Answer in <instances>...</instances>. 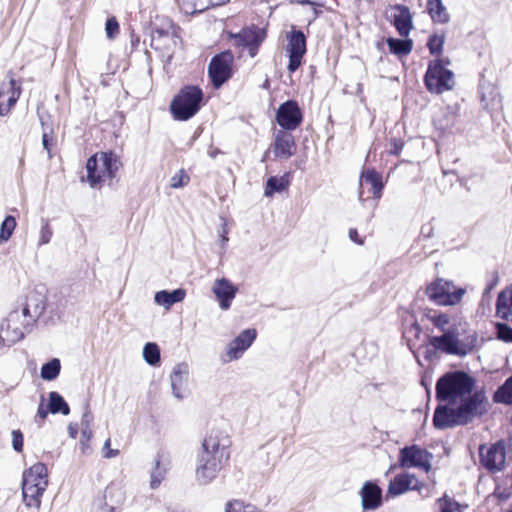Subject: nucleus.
<instances>
[{"label": "nucleus", "mask_w": 512, "mask_h": 512, "mask_svg": "<svg viewBox=\"0 0 512 512\" xmlns=\"http://www.w3.org/2000/svg\"><path fill=\"white\" fill-rule=\"evenodd\" d=\"M106 35L109 39H113L119 33V24L117 20L112 17L109 18L105 25Z\"/></svg>", "instance_id": "obj_48"}, {"label": "nucleus", "mask_w": 512, "mask_h": 512, "mask_svg": "<svg viewBox=\"0 0 512 512\" xmlns=\"http://www.w3.org/2000/svg\"><path fill=\"white\" fill-rule=\"evenodd\" d=\"M277 123L285 130H295L302 121V112L293 100L281 104L276 113Z\"/></svg>", "instance_id": "obj_18"}, {"label": "nucleus", "mask_w": 512, "mask_h": 512, "mask_svg": "<svg viewBox=\"0 0 512 512\" xmlns=\"http://www.w3.org/2000/svg\"><path fill=\"white\" fill-rule=\"evenodd\" d=\"M426 317L442 333L428 339L429 345L435 350L447 355L465 357L476 348L478 335L470 329L466 319L452 320L448 314L436 311L429 312Z\"/></svg>", "instance_id": "obj_2"}, {"label": "nucleus", "mask_w": 512, "mask_h": 512, "mask_svg": "<svg viewBox=\"0 0 512 512\" xmlns=\"http://www.w3.org/2000/svg\"><path fill=\"white\" fill-rule=\"evenodd\" d=\"M481 465L489 472L502 471L506 466L507 451L503 441L479 447Z\"/></svg>", "instance_id": "obj_12"}, {"label": "nucleus", "mask_w": 512, "mask_h": 512, "mask_svg": "<svg viewBox=\"0 0 512 512\" xmlns=\"http://www.w3.org/2000/svg\"><path fill=\"white\" fill-rule=\"evenodd\" d=\"M494 398L496 402L512 404V376L496 391Z\"/></svg>", "instance_id": "obj_36"}, {"label": "nucleus", "mask_w": 512, "mask_h": 512, "mask_svg": "<svg viewBox=\"0 0 512 512\" xmlns=\"http://www.w3.org/2000/svg\"><path fill=\"white\" fill-rule=\"evenodd\" d=\"M291 2H296L299 4H310L311 2L309 0H290Z\"/></svg>", "instance_id": "obj_57"}, {"label": "nucleus", "mask_w": 512, "mask_h": 512, "mask_svg": "<svg viewBox=\"0 0 512 512\" xmlns=\"http://www.w3.org/2000/svg\"><path fill=\"white\" fill-rule=\"evenodd\" d=\"M497 338L506 343H512V328L504 323H497Z\"/></svg>", "instance_id": "obj_44"}, {"label": "nucleus", "mask_w": 512, "mask_h": 512, "mask_svg": "<svg viewBox=\"0 0 512 512\" xmlns=\"http://www.w3.org/2000/svg\"><path fill=\"white\" fill-rule=\"evenodd\" d=\"M122 163L113 152H100L92 155L86 163L87 182L96 188L106 181L115 178Z\"/></svg>", "instance_id": "obj_4"}, {"label": "nucleus", "mask_w": 512, "mask_h": 512, "mask_svg": "<svg viewBox=\"0 0 512 512\" xmlns=\"http://www.w3.org/2000/svg\"><path fill=\"white\" fill-rule=\"evenodd\" d=\"M202 98L201 89L187 86L174 97L170 106L171 113L176 120L186 121L198 112Z\"/></svg>", "instance_id": "obj_6"}, {"label": "nucleus", "mask_w": 512, "mask_h": 512, "mask_svg": "<svg viewBox=\"0 0 512 512\" xmlns=\"http://www.w3.org/2000/svg\"><path fill=\"white\" fill-rule=\"evenodd\" d=\"M387 45L389 47V51L397 56H406L413 48V42L411 39L388 38Z\"/></svg>", "instance_id": "obj_31"}, {"label": "nucleus", "mask_w": 512, "mask_h": 512, "mask_svg": "<svg viewBox=\"0 0 512 512\" xmlns=\"http://www.w3.org/2000/svg\"><path fill=\"white\" fill-rule=\"evenodd\" d=\"M272 149L276 158L285 160L290 158L296 151L293 135L287 131L279 130L275 134Z\"/></svg>", "instance_id": "obj_23"}, {"label": "nucleus", "mask_w": 512, "mask_h": 512, "mask_svg": "<svg viewBox=\"0 0 512 512\" xmlns=\"http://www.w3.org/2000/svg\"><path fill=\"white\" fill-rule=\"evenodd\" d=\"M70 430H71V436H72L73 438H75V436H76V431L72 430L71 428H70Z\"/></svg>", "instance_id": "obj_59"}, {"label": "nucleus", "mask_w": 512, "mask_h": 512, "mask_svg": "<svg viewBox=\"0 0 512 512\" xmlns=\"http://www.w3.org/2000/svg\"><path fill=\"white\" fill-rule=\"evenodd\" d=\"M408 491H417L423 497L429 496L427 485L424 482L418 480L414 474L401 473L390 480L386 497L394 498Z\"/></svg>", "instance_id": "obj_11"}, {"label": "nucleus", "mask_w": 512, "mask_h": 512, "mask_svg": "<svg viewBox=\"0 0 512 512\" xmlns=\"http://www.w3.org/2000/svg\"><path fill=\"white\" fill-rule=\"evenodd\" d=\"M82 438L86 441H89L92 437V429L91 428H82Z\"/></svg>", "instance_id": "obj_56"}, {"label": "nucleus", "mask_w": 512, "mask_h": 512, "mask_svg": "<svg viewBox=\"0 0 512 512\" xmlns=\"http://www.w3.org/2000/svg\"><path fill=\"white\" fill-rule=\"evenodd\" d=\"M42 143H43L44 148L48 152V157L51 158V149H50V144H49V140H48V135L46 133L43 134Z\"/></svg>", "instance_id": "obj_55"}, {"label": "nucleus", "mask_w": 512, "mask_h": 512, "mask_svg": "<svg viewBox=\"0 0 512 512\" xmlns=\"http://www.w3.org/2000/svg\"><path fill=\"white\" fill-rule=\"evenodd\" d=\"M115 496H117L115 503H121L124 499L122 489L118 485L111 484L106 488L104 498L113 500Z\"/></svg>", "instance_id": "obj_45"}, {"label": "nucleus", "mask_w": 512, "mask_h": 512, "mask_svg": "<svg viewBox=\"0 0 512 512\" xmlns=\"http://www.w3.org/2000/svg\"><path fill=\"white\" fill-rule=\"evenodd\" d=\"M359 199L363 200L364 188L367 187L368 191L374 198L379 199L383 188L382 176L375 170L364 171L360 176L359 181Z\"/></svg>", "instance_id": "obj_25"}, {"label": "nucleus", "mask_w": 512, "mask_h": 512, "mask_svg": "<svg viewBox=\"0 0 512 512\" xmlns=\"http://www.w3.org/2000/svg\"><path fill=\"white\" fill-rule=\"evenodd\" d=\"M49 411L52 414L61 413L63 415H68L70 413V408L64 398L55 391L49 393Z\"/></svg>", "instance_id": "obj_32"}, {"label": "nucleus", "mask_w": 512, "mask_h": 512, "mask_svg": "<svg viewBox=\"0 0 512 512\" xmlns=\"http://www.w3.org/2000/svg\"><path fill=\"white\" fill-rule=\"evenodd\" d=\"M427 7L434 22L445 24L449 21V14L442 0H429Z\"/></svg>", "instance_id": "obj_30"}, {"label": "nucleus", "mask_w": 512, "mask_h": 512, "mask_svg": "<svg viewBox=\"0 0 512 512\" xmlns=\"http://www.w3.org/2000/svg\"><path fill=\"white\" fill-rule=\"evenodd\" d=\"M12 445L17 452L22 451L23 447V435L19 430L12 431Z\"/></svg>", "instance_id": "obj_49"}, {"label": "nucleus", "mask_w": 512, "mask_h": 512, "mask_svg": "<svg viewBox=\"0 0 512 512\" xmlns=\"http://www.w3.org/2000/svg\"><path fill=\"white\" fill-rule=\"evenodd\" d=\"M433 454L418 445L405 446L399 451L398 462L401 468H419L425 473L432 469Z\"/></svg>", "instance_id": "obj_9"}, {"label": "nucleus", "mask_w": 512, "mask_h": 512, "mask_svg": "<svg viewBox=\"0 0 512 512\" xmlns=\"http://www.w3.org/2000/svg\"><path fill=\"white\" fill-rule=\"evenodd\" d=\"M264 38V31L256 27L245 28L242 29L239 33L230 34V40L232 44L238 47H247L251 57L256 55L257 49Z\"/></svg>", "instance_id": "obj_17"}, {"label": "nucleus", "mask_w": 512, "mask_h": 512, "mask_svg": "<svg viewBox=\"0 0 512 512\" xmlns=\"http://www.w3.org/2000/svg\"><path fill=\"white\" fill-rule=\"evenodd\" d=\"M48 485L47 468L43 463H36L23 474L22 494L28 507L39 508L41 497Z\"/></svg>", "instance_id": "obj_5"}, {"label": "nucleus", "mask_w": 512, "mask_h": 512, "mask_svg": "<svg viewBox=\"0 0 512 512\" xmlns=\"http://www.w3.org/2000/svg\"><path fill=\"white\" fill-rule=\"evenodd\" d=\"M166 473V467L161 466L160 460H157L155 463V467L151 472L150 487L152 489L158 488L161 482L164 480Z\"/></svg>", "instance_id": "obj_37"}, {"label": "nucleus", "mask_w": 512, "mask_h": 512, "mask_svg": "<svg viewBox=\"0 0 512 512\" xmlns=\"http://www.w3.org/2000/svg\"><path fill=\"white\" fill-rule=\"evenodd\" d=\"M43 401H44V398L42 396L41 397V403H40V405L38 407L37 415H36V418L40 419L41 422H43L46 419L48 413L50 412L49 411V407L48 408L44 407Z\"/></svg>", "instance_id": "obj_51"}, {"label": "nucleus", "mask_w": 512, "mask_h": 512, "mask_svg": "<svg viewBox=\"0 0 512 512\" xmlns=\"http://www.w3.org/2000/svg\"><path fill=\"white\" fill-rule=\"evenodd\" d=\"M189 375V366L187 363L176 364L170 374V384L172 394L175 398L181 400L186 394V383Z\"/></svg>", "instance_id": "obj_24"}, {"label": "nucleus", "mask_w": 512, "mask_h": 512, "mask_svg": "<svg viewBox=\"0 0 512 512\" xmlns=\"http://www.w3.org/2000/svg\"><path fill=\"white\" fill-rule=\"evenodd\" d=\"M61 363L58 358H53L41 367L40 376L47 381L55 380L60 373Z\"/></svg>", "instance_id": "obj_33"}, {"label": "nucleus", "mask_w": 512, "mask_h": 512, "mask_svg": "<svg viewBox=\"0 0 512 512\" xmlns=\"http://www.w3.org/2000/svg\"><path fill=\"white\" fill-rule=\"evenodd\" d=\"M230 445L231 441L227 433L222 430L212 429L204 437L199 452L217 457L222 461H228Z\"/></svg>", "instance_id": "obj_10"}, {"label": "nucleus", "mask_w": 512, "mask_h": 512, "mask_svg": "<svg viewBox=\"0 0 512 512\" xmlns=\"http://www.w3.org/2000/svg\"><path fill=\"white\" fill-rule=\"evenodd\" d=\"M53 235L52 228L48 224V222L44 223L39 231V241L38 246L46 245L51 241Z\"/></svg>", "instance_id": "obj_47"}, {"label": "nucleus", "mask_w": 512, "mask_h": 512, "mask_svg": "<svg viewBox=\"0 0 512 512\" xmlns=\"http://www.w3.org/2000/svg\"><path fill=\"white\" fill-rule=\"evenodd\" d=\"M189 176L185 173L184 170L178 171L171 178L170 186L174 189L182 188L189 183Z\"/></svg>", "instance_id": "obj_46"}, {"label": "nucleus", "mask_w": 512, "mask_h": 512, "mask_svg": "<svg viewBox=\"0 0 512 512\" xmlns=\"http://www.w3.org/2000/svg\"><path fill=\"white\" fill-rule=\"evenodd\" d=\"M496 311L503 319L512 318V284L498 294Z\"/></svg>", "instance_id": "obj_28"}, {"label": "nucleus", "mask_w": 512, "mask_h": 512, "mask_svg": "<svg viewBox=\"0 0 512 512\" xmlns=\"http://www.w3.org/2000/svg\"><path fill=\"white\" fill-rule=\"evenodd\" d=\"M475 379L464 371H451L442 375L436 383V398L444 405L436 407L433 415L435 428L445 430L464 426L484 414L486 397L475 392Z\"/></svg>", "instance_id": "obj_1"}, {"label": "nucleus", "mask_w": 512, "mask_h": 512, "mask_svg": "<svg viewBox=\"0 0 512 512\" xmlns=\"http://www.w3.org/2000/svg\"><path fill=\"white\" fill-rule=\"evenodd\" d=\"M186 13L202 12L214 5L212 0H193V2L182 4Z\"/></svg>", "instance_id": "obj_40"}, {"label": "nucleus", "mask_w": 512, "mask_h": 512, "mask_svg": "<svg viewBox=\"0 0 512 512\" xmlns=\"http://www.w3.org/2000/svg\"><path fill=\"white\" fill-rule=\"evenodd\" d=\"M208 154H209L210 157L214 158L218 154V151L217 150H210L208 152Z\"/></svg>", "instance_id": "obj_58"}, {"label": "nucleus", "mask_w": 512, "mask_h": 512, "mask_svg": "<svg viewBox=\"0 0 512 512\" xmlns=\"http://www.w3.org/2000/svg\"><path fill=\"white\" fill-rule=\"evenodd\" d=\"M93 415L91 413V411L87 410L84 414H83V417H82V420H81V425H82V428H91V425L93 423Z\"/></svg>", "instance_id": "obj_52"}, {"label": "nucleus", "mask_w": 512, "mask_h": 512, "mask_svg": "<svg viewBox=\"0 0 512 512\" xmlns=\"http://www.w3.org/2000/svg\"><path fill=\"white\" fill-rule=\"evenodd\" d=\"M440 512H463L461 505L448 496L439 500Z\"/></svg>", "instance_id": "obj_42"}, {"label": "nucleus", "mask_w": 512, "mask_h": 512, "mask_svg": "<svg viewBox=\"0 0 512 512\" xmlns=\"http://www.w3.org/2000/svg\"><path fill=\"white\" fill-rule=\"evenodd\" d=\"M186 296V291L182 288L175 289L171 292L161 290L155 293L154 301L157 305L169 310L175 303L181 302Z\"/></svg>", "instance_id": "obj_27"}, {"label": "nucleus", "mask_w": 512, "mask_h": 512, "mask_svg": "<svg viewBox=\"0 0 512 512\" xmlns=\"http://www.w3.org/2000/svg\"><path fill=\"white\" fill-rule=\"evenodd\" d=\"M424 82L430 92L441 94L453 88L454 75L441 60L436 59L429 63Z\"/></svg>", "instance_id": "obj_8"}, {"label": "nucleus", "mask_w": 512, "mask_h": 512, "mask_svg": "<svg viewBox=\"0 0 512 512\" xmlns=\"http://www.w3.org/2000/svg\"><path fill=\"white\" fill-rule=\"evenodd\" d=\"M21 94V87L16 85L13 77L0 86V116H6L16 104Z\"/></svg>", "instance_id": "obj_20"}, {"label": "nucleus", "mask_w": 512, "mask_h": 512, "mask_svg": "<svg viewBox=\"0 0 512 512\" xmlns=\"http://www.w3.org/2000/svg\"><path fill=\"white\" fill-rule=\"evenodd\" d=\"M348 236L350 238L351 241L359 244V245H362L363 244V240L361 238H359L358 236V232L356 229L354 228H351L348 232Z\"/></svg>", "instance_id": "obj_53"}, {"label": "nucleus", "mask_w": 512, "mask_h": 512, "mask_svg": "<svg viewBox=\"0 0 512 512\" xmlns=\"http://www.w3.org/2000/svg\"><path fill=\"white\" fill-rule=\"evenodd\" d=\"M193 2V0H183L182 4Z\"/></svg>", "instance_id": "obj_60"}, {"label": "nucleus", "mask_w": 512, "mask_h": 512, "mask_svg": "<svg viewBox=\"0 0 512 512\" xmlns=\"http://www.w3.org/2000/svg\"><path fill=\"white\" fill-rule=\"evenodd\" d=\"M445 43V34H434L428 39V49L432 55H440Z\"/></svg>", "instance_id": "obj_38"}, {"label": "nucleus", "mask_w": 512, "mask_h": 512, "mask_svg": "<svg viewBox=\"0 0 512 512\" xmlns=\"http://www.w3.org/2000/svg\"><path fill=\"white\" fill-rule=\"evenodd\" d=\"M110 444H111V441L108 438L105 441L104 446H103V451H104V455L103 456H104V458H107V459L114 458V457L119 455V450L111 449Z\"/></svg>", "instance_id": "obj_50"}, {"label": "nucleus", "mask_w": 512, "mask_h": 512, "mask_svg": "<svg viewBox=\"0 0 512 512\" xmlns=\"http://www.w3.org/2000/svg\"><path fill=\"white\" fill-rule=\"evenodd\" d=\"M457 119L456 110L453 107L443 108L434 118V124L441 130H447L454 126Z\"/></svg>", "instance_id": "obj_29"}, {"label": "nucleus", "mask_w": 512, "mask_h": 512, "mask_svg": "<svg viewBox=\"0 0 512 512\" xmlns=\"http://www.w3.org/2000/svg\"><path fill=\"white\" fill-rule=\"evenodd\" d=\"M228 227L226 223H223L221 230V245L224 247L228 242Z\"/></svg>", "instance_id": "obj_54"}, {"label": "nucleus", "mask_w": 512, "mask_h": 512, "mask_svg": "<svg viewBox=\"0 0 512 512\" xmlns=\"http://www.w3.org/2000/svg\"><path fill=\"white\" fill-rule=\"evenodd\" d=\"M388 19L402 37H407L413 28L412 16L404 5L391 6L387 12Z\"/></svg>", "instance_id": "obj_19"}, {"label": "nucleus", "mask_w": 512, "mask_h": 512, "mask_svg": "<svg viewBox=\"0 0 512 512\" xmlns=\"http://www.w3.org/2000/svg\"><path fill=\"white\" fill-rule=\"evenodd\" d=\"M16 227V220L13 216H7L1 224L0 242L7 241Z\"/></svg>", "instance_id": "obj_39"}, {"label": "nucleus", "mask_w": 512, "mask_h": 512, "mask_svg": "<svg viewBox=\"0 0 512 512\" xmlns=\"http://www.w3.org/2000/svg\"><path fill=\"white\" fill-rule=\"evenodd\" d=\"M287 52L289 55L288 70L295 72L301 65L304 54L306 53V37L302 31L292 30L287 35Z\"/></svg>", "instance_id": "obj_16"}, {"label": "nucleus", "mask_w": 512, "mask_h": 512, "mask_svg": "<svg viewBox=\"0 0 512 512\" xmlns=\"http://www.w3.org/2000/svg\"><path fill=\"white\" fill-rule=\"evenodd\" d=\"M212 292L219 302L222 310H228L235 298L238 288L229 279H216L212 286Z\"/></svg>", "instance_id": "obj_22"}, {"label": "nucleus", "mask_w": 512, "mask_h": 512, "mask_svg": "<svg viewBox=\"0 0 512 512\" xmlns=\"http://www.w3.org/2000/svg\"><path fill=\"white\" fill-rule=\"evenodd\" d=\"M45 307V296L36 290H30L20 297L1 323L0 341L10 346L22 340L43 315Z\"/></svg>", "instance_id": "obj_3"}, {"label": "nucleus", "mask_w": 512, "mask_h": 512, "mask_svg": "<svg viewBox=\"0 0 512 512\" xmlns=\"http://www.w3.org/2000/svg\"><path fill=\"white\" fill-rule=\"evenodd\" d=\"M226 512H257L256 508L252 505H245L242 501L233 500L226 504Z\"/></svg>", "instance_id": "obj_41"}, {"label": "nucleus", "mask_w": 512, "mask_h": 512, "mask_svg": "<svg viewBox=\"0 0 512 512\" xmlns=\"http://www.w3.org/2000/svg\"><path fill=\"white\" fill-rule=\"evenodd\" d=\"M257 332L255 329H246L242 331L226 346L224 354L221 356L223 363H229L238 360L244 352L252 345L256 339Z\"/></svg>", "instance_id": "obj_14"}, {"label": "nucleus", "mask_w": 512, "mask_h": 512, "mask_svg": "<svg viewBox=\"0 0 512 512\" xmlns=\"http://www.w3.org/2000/svg\"><path fill=\"white\" fill-rule=\"evenodd\" d=\"M360 495L362 507L365 510H375L382 504V490L375 483L365 482Z\"/></svg>", "instance_id": "obj_26"}, {"label": "nucleus", "mask_w": 512, "mask_h": 512, "mask_svg": "<svg viewBox=\"0 0 512 512\" xmlns=\"http://www.w3.org/2000/svg\"><path fill=\"white\" fill-rule=\"evenodd\" d=\"M233 55L229 51L214 56L209 64L208 72L213 85L218 88L231 77Z\"/></svg>", "instance_id": "obj_13"}, {"label": "nucleus", "mask_w": 512, "mask_h": 512, "mask_svg": "<svg viewBox=\"0 0 512 512\" xmlns=\"http://www.w3.org/2000/svg\"><path fill=\"white\" fill-rule=\"evenodd\" d=\"M227 461L208 454L198 452L196 463V478L202 484H207L215 479Z\"/></svg>", "instance_id": "obj_15"}, {"label": "nucleus", "mask_w": 512, "mask_h": 512, "mask_svg": "<svg viewBox=\"0 0 512 512\" xmlns=\"http://www.w3.org/2000/svg\"><path fill=\"white\" fill-rule=\"evenodd\" d=\"M289 185V180L286 176H282L280 178L272 176L267 180L265 196L270 197L275 192H281L285 190Z\"/></svg>", "instance_id": "obj_34"}, {"label": "nucleus", "mask_w": 512, "mask_h": 512, "mask_svg": "<svg viewBox=\"0 0 512 512\" xmlns=\"http://www.w3.org/2000/svg\"><path fill=\"white\" fill-rule=\"evenodd\" d=\"M144 360L152 366H156L160 362V348L156 343H146L143 348Z\"/></svg>", "instance_id": "obj_35"}, {"label": "nucleus", "mask_w": 512, "mask_h": 512, "mask_svg": "<svg viewBox=\"0 0 512 512\" xmlns=\"http://www.w3.org/2000/svg\"><path fill=\"white\" fill-rule=\"evenodd\" d=\"M180 29L169 18L157 16L153 22L151 33V46H162V39L170 37V40L175 39V34L179 33Z\"/></svg>", "instance_id": "obj_21"}, {"label": "nucleus", "mask_w": 512, "mask_h": 512, "mask_svg": "<svg viewBox=\"0 0 512 512\" xmlns=\"http://www.w3.org/2000/svg\"><path fill=\"white\" fill-rule=\"evenodd\" d=\"M425 294L437 305L455 306L461 302L465 289L457 287L452 281L438 278L426 287Z\"/></svg>", "instance_id": "obj_7"}, {"label": "nucleus", "mask_w": 512, "mask_h": 512, "mask_svg": "<svg viewBox=\"0 0 512 512\" xmlns=\"http://www.w3.org/2000/svg\"><path fill=\"white\" fill-rule=\"evenodd\" d=\"M180 43V32L179 33H176L175 34V39H173V43H172V39L170 40V37H165L162 39V46H152V48L156 49V50H163V51H166V52H170V51H173L177 46L178 44Z\"/></svg>", "instance_id": "obj_43"}]
</instances>
